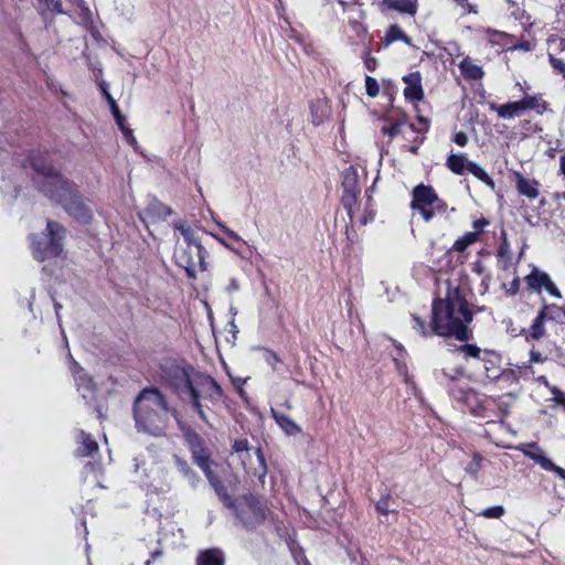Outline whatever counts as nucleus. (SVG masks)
Returning a JSON list of instances; mask_svg holds the SVG:
<instances>
[{
    "label": "nucleus",
    "mask_w": 565,
    "mask_h": 565,
    "mask_svg": "<svg viewBox=\"0 0 565 565\" xmlns=\"http://www.w3.org/2000/svg\"><path fill=\"white\" fill-rule=\"evenodd\" d=\"M7 166L9 172L31 174L33 185L50 201L60 204L76 222L89 224L93 210L82 196L77 185L66 179L52 166L47 151L34 150L26 161H15L11 151H0V166Z\"/></svg>",
    "instance_id": "f257e3e1"
},
{
    "label": "nucleus",
    "mask_w": 565,
    "mask_h": 565,
    "mask_svg": "<svg viewBox=\"0 0 565 565\" xmlns=\"http://www.w3.org/2000/svg\"><path fill=\"white\" fill-rule=\"evenodd\" d=\"M433 332L440 337H454L467 341L471 337L468 324L473 315L467 300L458 288L449 289L445 299L435 300L431 305Z\"/></svg>",
    "instance_id": "f03ea898"
},
{
    "label": "nucleus",
    "mask_w": 565,
    "mask_h": 565,
    "mask_svg": "<svg viewBox=\"0 0 565 565\" xmlns=\"http://www.w3.org/2000/svg\"><path fill=\"white\" fill-rule=\"evenodd\" d=\"M170 408L162 393L156 387H146L136 397L134 403L135 426L139 433L154 437L163 436L168 423ZM174 418H178L175 409L171 411ZM183 429L181 420L177 419Z\"/></svg>",
    "instance_id": "7ed1b4c3"
},
{
    "label": "nucleus",
    "mask_w": 565,
    "mask_h": 565,
    "mask_svg": "<svg viewBox=\"0 0 565 565\" xmlns=\"http://www.w3.org/2000/svg\"><path fill=\"white\" fill-rule=\"evenodd\" d=\"M455 399L465 404L470 413L488 423L503 422L509 412V404L503 397L480 396L473 388L455 390Z\"/></svg>",
    "instance_id": "20e7f679"
},
{
    "label": "nucleus",
    "mask_w": 565,
    "mask_h": 565,
    "mask_svg": "<svg viewBox=\"0 0 565 565\" xmlns=\"http://www.w3.org/2000/svg\"><path fill=\"white\" fill-rule=\"evenodd\" d=\"M64 236V226L49 220L43 232L30 236L33 257L39 262L57 257L63 252Z\"/></svg>",
    "instance_id": "39448f33"
},
{
    "label": "nucleus",
    "mask_w": 565,
    "mask_h": 565,
    "mask_svg": "<svg viewBox=\"0 0 565 565\" xmlns=\"http://www.w3.org/2000/svg\"><path fill=\"white\" fill-rule=\"evenodd\" d=\"M192 384L194 395L193 393H190L186 402L190 403L191 407L199 415V417L207 424L209 420L202 405V398H205L212 404H215L224 397V391L215 379L203 372L193 373Z\"/></svg>",
    "instance_id": "423d86ee"
},
{
    "label": "nucleus",
    "mask_w": 565,
    "mask_h": 565,
    "mask_svg": "<svg viewBox=\"0 0 565 565\" xmlns=\"http://www.w3.org/2000/svg\"><path fill=\"white\" fill-rule=\"evenodd\" d=\"M411 207L417 211L426 222L447 211L446 202L438 196L435 189L424 183L413 189Z\"/></svg>",
    "instance_id": "0eeeda50"
},
{
    "label": "nucleus",
    "mask_w": 565,
    "mask_h": 565,
    "mask_svg": "<svg viewBox=\"0 0 565 565\" xmlns=\"http://www.w3.org/2000/svg\"><path fill=\"white\" fill-rule=\"evenodd\" d=\"M242 525L248 530L262 524L266 518L265 509L260 501L253 494H245L237 499L231 509Z\"/></svg>",
    "instance_id": "6e6552de"
},
{
    "label": "nucleus",
    "mask_w": 565,
    "mask_h": 565,
    "mask_svg": "<svg viewBox=\"0 0 565 565\" xmlns=\"http://www.w3.org/2000/svg\"><path fill=\"white\" fill-rule=\"evenodd\" d=\"M205 249L201 244H188L179 248L175 254L177 264L183 268L190 278H194L198 269H205Z\"/></svg>",
    "instance_id": "1a4fd4ad"
},
{
    "label": "nucleus",
    "mask_w": 565,
    "mask_h": 565,
    "mask_svg": "<svg viewBox=\"0 0 565 565\" xmlns=\"http://www.w3.org/2000/svg\"><path fill=\"white\" fill-rule=\"evenodd\" d=\"M162 372L166 380L179 394V396L186 401L190 393L194 394L193 390V369L190 371L175 364L162 366Z\"/></svg>",
    "instance_id": "9d476101"
},
{
    "label": "nucleus",
    "mask_w": 565,
    "mask_h": 565,
    "mask_svg": "<svg viewBox=\"0 0 565 565\" xmlns=\"http://www.w3.org/2000/svg\"><path fill=\"white\" fill-rule=\"evenodd\" d=\"M341 203L351 221L355 217L354 206L360 194L359 175L353 167L343 172Z\"/></svg>",
    "instance_id": "9b49d317"
},
{
    "label": "nucleus",
    "mask_w": 565,
    "mask_h": 565,
    "mask_svg": "<svg viewBox=\"0 0 565 565\" xmlns=\"http://www.w3.org/2000/svg\"><path fill=\"white\" fill-rule=\"evenodd\" d=\"M523 455L533 460L543 470L555 473L559 479L565 481V469L555 465L546 457L544 450L536 443L524 444L520 447Z\"/></svg>",
    "instance_id": "f8f14e48"
},
{
    "label": "nucleus",
    "mask_w": 565,
    "mask_h": 565,
    "mask_svg": "<svg viewBox=\"0 0 565 565\" xmlns=\"http://www.w3.org/2000/svg\"><path fill=\"white\" fill-rule=\"evenodd\" d=\"M524 281L529 290L542 292V290L545 289L552 297L556 299L562 298L561 291L553 282L550 275L537 267L532 268V270L524 277Z\"/></svg>",
    "instance_id": "ddd939ff"
},
{
    "label": "nucleus",
    "mask_w": 565,
    "mask_h": 565,
    "mask_svg": "<svg viewBox=\"0 0 565 565\" xmlns=\"http://www.w3.org/2000/svg\"><path fill=\"white\" fill-rule=\"evenodd\" d=\"M463 376L462 367L441 369L435 371V379L444 386H446L449 395L455 399L454 388L465 390L470 388L467 385H460L459 380Z\"/></svg>",
    "instance_id": "4468645a"
},
{
    "label": "nucleus",
    "mask_w": 565,
    "mask_h": 565,
    "mask_svg": "<svg viewBox=\"0 0 565 565\" xmlns=\"http://www.w3.org/2000/svg\"><path fill=\"white\" fill-rule=\"evenodd\" d=\"M403 82L406 84L404 88V96L407 100L419 102L424 97L422 87V76L419 72H413L403 77Z\"/></svg>",
    "instance_id": "2eb2a0df"
},
{
    "label": "nucleus",
    "mask_w": 565,
    "mask_h": 565,
    "mask_svg": "<svg viewBox=\"0 0 565 565\" xmlns=\"http://www.w3.org/2000/svg\"><path fill=\"white\" fill-rule=\"evenodd\" d=\"M480 362L483 366L484 375L490 381H497L504 374L500 367V355L493 351H483Z\"/></svg>",
    "instance_id": "dca6fc26"
},
{
    "label": "nucleus",
    "mask_w": 565,
    "mask_h": 565,
    "mask_svg": "<svg viewBox=\"0 0 565 565\" xmlns=\"http://www.w3.org/2000/svg\"><path fill=\"white\" fill-rule=\"evenodd\" d=\"M516 190L521 195L526 196L530 200H535L540 192V183L534 179H527L520 172L515 173Z\"/></svg>",
    "instance_id": "f3484780"
},
{
    "label": "nucleus",
    "mask_w": 565,
    "mask_h": 565,
    "mask_svg": "<svg viewBox=\"0 0 565 565\" xmlns=\"http://www.w3.org/2000/svg\"><path fill=\"white\" fill-rule=\"evenodd\" d=\"M270 414L276 424L287 436H297L302 431L301 427L294 419L281 414L276 408L271 407Z\"/></svg>",
    "instance_id": "a211bd4d"
},
{
    "label": "nucleus",
    "mask_w": 565,
    "mask_h": 565,
    "mask_svg": "<svg viewBox=\"0 0 565 565\" xmlns=\"http://www.w3.org/2000/svg\"><path fill=\"white\" fill-rule=\"evenodd\" d=\"M490 109L499 116L501 119H512L520 117L523 114L520 100L511 102L502 105L490 104Z\"/></svg>",
    "instance_id": "6ab92c4d"
},
{
    "label": "nucleus",
    "mask_w": 565,
    "mask_h": 565,
    "mask_svg": "<svg viewBox=\"0 0 565 565\" xmlns=\"http://www.w3.org/2000/svg\"><path fill=\"white\" fill-rule=\"evenodd\" d=\"M472 161L465 153H451L446 161L447 168L457 175H463Z\"/></svg>",
    "instance_id": "aec40b11"
},
{
    "label": "nucleus",
    "mask_w": 565,
    "mask_h": 565,
    "mask_svg": "<svg viewBox=\"0 0 565 565\" xmlns=\"http://www.w3.org/2000/svg\"><path fill=\"white\" fill-rule=\"evenodd\" d=\"M354 218L352 222L345 225V245L343 247V253L348 256L354 254L356 250H360L361 237L355 231L353 226Z\"/></svg>",
    "instance_id": "412c9836"
},
{
    "label": "nucleus",
    "mask_w": 565,
    "mask_h": 565,
    "mask_svg": "<svg viewBox=\"0 0 565 565\" xmlns=\"http://www.w3.org/2000/svg\"><path fill=\"white\" fill-rule=\"evenodd\" d=\"M70 359V369L73 372L74 380L76 382V385L78 386V390L83 388L87 391L88 393H93V383L92 380L87 377L84 370L81 367V365L72 358V355H68Z\"/></svg>",
    "instance_id": "4be33fe9"
},
{
    "label": "nucleus",
    "mask_w": 565,
    "mask_h": 565,
    "mask_svg": "<svg viewBox=\"0 0 565 565\" xmlns=\"http://www.w3.org/2000/svg\"><path fill=\"white\" fill-rule=\"evenodd\" d=\"M77 441L79 446L76 449L77 456L87 457L92 456L98 450V445L90 434L83 430L78 433Z\"/></svg>",
    "instance_id": "5701e85b"
},
{
    "label": "nucleus",
    "mask_w": 565,
    "mask_h": 565,
    "mask_svg": "<svg viewBox=\"0 0 565 565\" xmlns=\"http://www.w3.org/2000/svg\"><path fill=\"white\" fill-rule=\"evenodd\" d=\"M497 257L501 263V268L507 269L512 264L511 246L508 241L507 232L501 230V243L497 250Z\"/></svg>",
    "instance_id": "b1692460"
},
{
    "label": "nucleus",
    "mask_w": 565,
    "mask_h": 565,
    "mask_svg": "<svg viewBox=\"0 0 565 565\" xmlns=\"http://www.w3.org/2000/svg\"><path fill=\"white\" fill-rule=\"evenodd\" d=\"M196 565H224V555L218 548H209L199 553Z\"/></svg>",
    "instance_id": "393cba45"
},
{
    "label": "nucleus",
    "mask_w": 565,
    "mask_h": 565,
    "mask_svg": "<svg viewBox=\"0 0 565 565\" xmlns=\"http://www.w3.org/2000/svg\"><path fill=\"white\" fill-rule=\"evenodd\" d=\"M405 354V351L402 347H397V354L394 356V363L397 372L399 375L404 377V382L407 384V386L416 393L417 388L415 385V382L412 380L411 375L408 374L407 365L405 361L403 360Z\"/></svg>",
    "instance_id": "a878e982"
},
{
    "label": "nucleus",
    "mask_w": 565,
    "mask_h": 565,
    "mask_svg": "<svg viewBox=\"0 0 565 565\" xmlns=\"http://www.w3.org/2000/svg\"><path fill=\"white\" fill-rule=\"evenodd\" d=\"M459 68H460L461 74L467 79L477 81V79H481L483 77V75H484V72H483L482 67L477 65V64H475L472 62V60L469 58V57H465L459 63Z\"/></svg>",
    "instance_id": "bb28decb"
},
{
    "label": "nucleus",
    "mask_w": 565,
    "mask_h": 565,
    "mask_svg": "<svg viewBox=\"0 0 565 565\" xmlns=\"http://www.w3.org/2000/svg\"><path fill=\"white\" fill-rule=\"evenodd\" d=\"M522 110H535L542 115L547 109V104L542 99L540 95H525L520 99Z\"/></svg>",
    "instance_id": "cd10ccee"
},
{
    "label": "nucleus",
    "mask_w": 565,
    "mask_h": 565,
    "mask_svg": "<svg viewBox=\"0 0 565 565\" xmlns=\"http://www.w3.org/2000/svg\"><path fill=\"white\" fill-rule=\"evenodd\" d=\"M383 4L391 10L414 15L417 10L416 0H383Z\"/></svg>",
    "instance_id": "c85d7f7f"
},
{
    "label": "nucleus",
    "mask_w": 565,
    "mask_h": 565,
    "mask_svg": "<svg viewBox=\"0 0 565 565\" xmlns=\"http://www.w3.org/2000/svg\"><path fill=\"white\" fill-rule=\"evenodd\" d=\"M546 310L547 306L544 305L530 327V337L534 340L541 339L545 333L544 324L547 320Z\"/></svg>",
    "instance_id": "c756f323"
},
{
    "label": "nucleus",
    "mask_w": 565,
    "mask_h": 565,
    "mask_svg": "<svg viewBox=\"0 0 565 565\" xmlns=\"http://www.w3.org/2000/svg\"><path fill=\"white\" fill-rule=\"evenodd\" d=\"M467 173L472 174L475 178H477L479 181L484 183L490 189L493 190L495 188V182L493 181V179L477 162L472 161L469 164V169H468Z\"/></svg>",
    "instance_id": "7c9ffc66"
},
{
    "label": "nucleus",
    "mask_w": 565,
    "mask_h": 565,
    "mask_svg": "<svg viewBox=\"0 0 565 565\" xmlns=\"http://www.w3.org/2000/svg\"><path fill=\"white\" fill-rule=\"evenodd\" d=\"M146 213L148 216L156 217V218H166L171 214V210L169 206L164 205L163 203L152 200L149 202Z\"/></svg>",
    "instance_id": "2f4dec72"
},
{
    "label": "nucleus",
    "mask_w": 565,
    "mask_h": 565,
    "mask_svg": "<svg viewBox=\"0 0 565 565\" xmlns=\"http://www.w3.org/2000/svg\"><path fill=\"white\" fill-rule=\"evenodd\" d=\"M311 120L315 126L321 125L328 118L327 105L322 100H318L310 105Z\"/></svg>",
    "instance_id": "473e14b6"
},
{
    "label": "nucleus",
    "mask_w": 565,
    "mask_h": 565,
    "mask_svg": "<svg viewBox=\"0 0 565 565\" xmlns=\"http://www.w3.org/2000/svg\"><path fill=\"white\" fill-rule=\"evenodd\" d=\"M484 457L479 452H473L470 462L466 466L465 471L472 479L478 480L479 472L482 469Z\"/></svg>",
    "instance_id": "72a5a7b5"
},
{
    "label": "nucleus",
    "mask_w": 565,
    "mask_h": 565,
    "mask_svg": "<svg viewBox=\"0 0 565 565\" xmlns=\"http://www.w3.org/2000/svg\"><path fill=\"white\" fill-rule=\"evenodd\" d=\"M403 41L409 44L411 39L405 34V32L396 24L391 25L385 34V45H390L395 41Z\"/></svg>",
    "instance_id": "f704fd0d"
},
{
    "label": "nucleus",
    "mask_w": 565,
    "mask_h": 565,
    "mask_svg": "<svg viewBox=\"0 0 565 565\" xmlns=\"http://www.w3.org/2000/svg\"><path fill=\"white\" fill-rule=\"evenodd\" d=\"M255 455L257 457L258 467L254 469L252 475L257 477L259 482L262 484H264L265 483V478H266V475H267V471H268V468H267L266 459H265V456H264V452H263L262 448H256Z\"/></svg>",
    "instance_id": "c9c22d12"
},
{
    "label": "nucleus",
    "mask_w": 565,
    "mask_h": 565,
    "mask_svg": "<svg viewBox=\"0 0 565 565\" xmlns=\"http://www.w3.org/2000/svg\"><path fill=\"white\" fill-rule=\"evenodd\" d=\"M477 241V233L467 232L461 237L455 241L451 249L458 253H462Z\"/></svg>",
    "instance_id": "e433bc0d"
},
{
    "label": "nucleus",
    "mask_w": 565,
    "mask_h": 565,
    "mask_svg": "<svg viewBox=\"0 0 565 565\" xmlns=\"http://www.w3.org/2000/svg\"><path fill=\"white\" fill-rule=\"evenodd\" d=\"M20 184L9 175L8 178L2 174L0 177V191L6 194H13L17 195Z\"/></svg>",
    "instance_id": "4c0bfd02"
},
{
    "label": "nucleus",
    "mask_w": 565,
    "mask_h": 565,
    "mask_svg": "<svg viewBox=\"0 0 565 565\" xmlns=\"http://www.w3.org/2000/svg\"><path fill=\"white\" fill-rule=\"evenodd\" d=\"M374 217H375V211L373 207V201H372V198L369 196L366 200V203H365L364 212L361 216H359L358 223L361 226H365L369 223L373 222Z\"/></svg>",
    "instance_id": "58836bf2"
},
{
    "label": "nucleus",
    "mask_w": 565,
    "mask_h": 565,
    "mask_svg": "<svg viewBox=\"0 0 565 565\" xmlns=\"http://www.w3.org/2000/svg\"><path fill=\"white\" fill-rule=\"evenodd\" d=\"M412 320L413 329L416 330L422 337L426 338L435 334V332H433V322L430 323V327H427L425 321L417 315H412Z\"/></svg>",
    "instance_id": "ea45409f"
},
{
    "label": "nucleus",
    "mask_w": 565,
    "mask_h": 565,
    "mask_svg": "<svg viewBox=\"0 0 565 565\" xmlns=\"http://www.w3.org/2000/svg\"><path fill=\"white\" fill-rule=\"evenodd\" d=\"M393 500V497L390 493H383L379 501L375 503V510L381 515L387 516L391 512H395V510H391L390 503Z\"/></svg>",
    "instance_id": "a19ab883"
},
{
    "label": "nucleus",
    "mask_w": 565,
    "mask_h": 565,
    "mask_svg": "<svg viewBox=\"0 0 565 565\" xmlns=\"http://www.w3.org/2000/svg\"><path fill=\"white\" fill-rule=\"evenodd\" d=\"M458 351L463 355L466 359H477L480 361V358H482V351L480 348H478L476 344L466 343L458 348Z\"/></svg>",
    "instance_id": "79ce46f5"
},
{
    "label": "nucleus",
    "mask_w": 565,
    "mask_h": 565,
    "mask_svg": "<svg viewBox=\"0 0 565 565\" xmlns=\"http://www.w3.org/2000/svg\"><path fill=\"white\" fill-rule=\"evenodd\" d=\"M216 495L218 497V499L222 501V503L228 508V509H232L234 508L235 503L237 502V499H234L228 492H227V489L226 487L223 484H221L220 487H217L216 489H214Z\"/></svg>",
    "instance_id": "37998d69"
},
{
    "label": "nucleus",
    "mask_w": 565,
    "mask_h": 565,
    "mask_svg": "<svg viewBox=\"0 0 565 565\" xmlns=\"http://www.w3.org/2000/svg\"><path fill=\"white\" fill-rule=\"evenodd\" d=\"M184 437L191 451L204 447L202 438L195 431L186 429L184 430Z\"/></svg>",
    "instance_id": "c03bdc74"
},
{
    "label": "nucleus",
    "mask_w": 565,
    "mask_h": 565,
    "mask_svg": "<svg viewBox=\"0 0 565 565\" xmlns=\"http://www.w3.org/2000/svg\"><path fill=\"white\" fill-rule=\"evenodd\" d=\"M194 463L199 467L211 461L210 454L205 447L191 451Z\"/></svg>",
    "instance_id": "a18cd8bd"
},
{
    "label": "nucleus",
    "mask_w": 565,
    "mask_h": 565,
    "mask_svg": "<svg viewBox=\"0 0 565 565\" xmlns=\"http://www.w3.org/2000/svg\"><path fill=\"white\" fill-rule=\"evenodd\" d=\"M488 41L493 45H504V40L507 39V33L495 31V30H487L486 31Z\"/></svg>",
    "instance_id": "49530a36"
},
{
    "label": "nucleus",
    "mask_w": 565,
    "mask_h": 565,
    "mask_svg": "<svg viewBox=\"0 0 565 565\" xmlns=\"http://www.w3.org/2000/svg\"><path fill=\"white\" fill-rule=\"evenodd\" d=\"M41 4L45 6L47 10L55 14H66L60 0H38Z\"/></svg>",
    "instance_id": "de8ad7c7"
},
{
    "label": "nucleus",
    "mask_w": 565,
    "mask_h": 565,
    "mask_svg": "<svg viewBox=\"0 0 565 565\" xmlns=\"http://www.w3.org/2000/svg\"><path fill=\"white\" fill-rule=\"evenodd\" d=\"M504 514V508L502 505L489 507L480 512V515L487 519H499Z\"/></svg>",
    "instance_id": "09e8293b"
},
{
    "label": "nucleus",
    "mask_w": 565,
    "mask_h": 565,
    "mask_svg": "<svg viewBox=\"0 0 565 565\" xmlns=\"http://www.w3.org/2000/svg\"><path fill=\"white\" fill-rule=\"evenodd\" d=\"M365 90L367 96L375 97L380 93V86L377 81L372 76L365 77Z\"/></svg>",
    "instance_id": "8fccbe9b"
},
{
    "label": "nucleus",
    "mask_w": 565,
    "mask_h": 565,
    "mask_svg": "<svg viewBox=\"0 0 565 565\" xmlns=\"http://www.w3.org/2000/svg\"><path fill=\"white\" fill-rule=\"evenodd\" d=\"M350 28L355 33V35L363 40L364 35L366 33V28L363 25V23L358 19H352L349 21Z\"/></svg>",
    "instance_id": "3c124183"
},
{
    "label": "nucleus",
    "mask_w": 565,
    "mask_h": 565,
    "mask_svg": "<svg viewBox=\"0 0 565 565\" xmlns=\"http://www.w3.org/2000/svg\"><path fill=\"white\" fill-rule=\"evenodd\" d=\"M550 392L552 394L551 401H553L557 405L565 407V393L557 388L556 386H551Z\"/></svg>",
    "instance_id": "603ef678"
},
{
    "label": "nucleus",
    "mask_w": 565,
    "mask_h": 565,
    "mask_svg": "<svg viewBox=\"0 0 565 565\" xmlns=\"http://www.w3.org/2000/svg\"><path fill=\"white\" fill-rule=\"evenodd\" d=\"M264 352H265L264 359H265L266 363L269 364L273 367V370H276L277 364L281 362L279 356L274 351H271L269 349H264Z\"/></svg>",
    "instance_id": "864d4df0"
},
{
    "label": "nucleus",
    "mask_w": 565,
    "mask_h": 565,
    "mask_svg": "<svg viewBox=\"0 0 565 565\" xmlns=\"http://www.w3.org/2000/svg\"><path fill=\"white\" fill-rule=\"evenodd\" d=\"M174 462H175V466L179 470V472L185 477L188 473H190V471L192 470L191 467L189 466V463L186 462V460L182 459L181 457L179 456H174Z\"/></svg>",
    "instance_id": "5fc2aeb1"
},
{
    "label": "nucleus",
    "mask_w": 565,
    "mask_h": 565,
    "mask_svg": "<svg viewBox=\"0 0 565 565\" xmlns=\"http://www.w3.org/2000/svg\"><path fill=\"white\" fill-rule=\"evenodd\" d=\"M179 231L181 232L186 245L188 244H201L199 241L194 238L193 231L190 227L179 226Z\"/></svg>",
    "instance_id": "6e6d98bb"
},
{
    "label": "nucleus",
    "mask_w": 565,
    "mask_h": 565,
    "mask_svg": "<svg viewBox=\"0 0 565 565\" xmlns=\"http://www.w3.org/2000/svg\"><path fill=\"white\" fill-rule=\"evenodd\" d=\"M401 126H402L401 122H395V124L390 125V126H383L382 127V132L384 135H387L390 138H394V137H396L399 134Z\"/></svg>",
    "instance_id": "4d7b16f0"
},
{
    "label": "nucleus",
    "mask_w": 565,
    "mask_h": 565,
    "mask_svg": "<svg viewBox=\"0 0 565 565\" xmlns=\"http://www.w3.org/2000/svg\"><path fill=\"white\" fill-rule=\"evenodd\" d=\"M233 450L235 452H243V451H248L249 450V444H248V440L243 438V439H236L234 443H233V446H232Z\"/></svg>",
    "instance_id": "13d9d810"
},
{
    "label": "nucleus",
    "mask_w": 565,
    "mask_h": 565,
    "mask_svg": "<svg viewBox=\"0 0 565 565\" xmlns=\"http://www.w3.org/2000/svg\"><path fill=\"white\" fill-rule=\"evenodd\" d=\"M550 63L554 70L565 75V62L562 58L550 55Z\"/></svg>",
    "instance_id": "bf43d9fd"
},
{
    "label": "nucleus",
    "mask_w": 565,
    "mask_h": 565,
    "mask_svg": "<svg viewBox=\"0 0 565 565\" xmlns=\"http://www.w3.org/2000/svg\"><path fill=\"white\" fill-rule=\"evenodd\" d=\"M489 224V221L484 217H480L472 223L473 232L477 233V237L479 236V233L483 231V228Z\"/></svg>",
    "instance_id": "052dcab7"
},
{
    "label": "nucleus",
    "mask_w": 565,
    "mask_h": 565,
    "mask_svg": "<svg viewBox=\"0 0 565 565\" xmlns=\"http://www.w3.org/2000/svg\"><path fill=\"white\" fill-rule=\"evenodd\" d=\"M454 142L459 147H465L468 142V136L463 131H458L454 136Z\"/></svg>",
    "instance_id": "680f3d73"
},
{
    "label": "nucleus",
    "mask_w": 565,
    "mask_h": 565,
    "mask_svg": "<svg viewBox=\"0 0 565 565\" xmlns=\"http://www.w3.org/2000/svg\"><path fill=\"white\" fill-rule=\"evenodd\" d=\"M364 65L370 72H374L377 65L376 58L367 55L364 60Z\"/></svg>",
    "instance_id": "e2e57ef3"
},
{
    "label": "nucleus",
    "mask_w": 565,
    "mask_h": 565,
    "mask_svg": "<svg viewBox=\"0 0 565 565\" xmlns=\"http://www.w3.org/2000/svg\"><path fill=\"white\" fill-rule=\"evenodd\" d=\"M458 6H460L461 8L466 9L468 12H473V13H477V9L475 6H472L469 0H455Z\"/></svg>",
    "instance_id": "0e129e2a"
},
{
    "label": "nucleus",
    "mask_w": 565,
    "mask_h": 565,
    "mask_svg": "<svg viewBox=\"0 0 565 565\" xmlns=\"http://www.w3.org/2000/svg\"><path fill=\"white\" fill-rule=\"evenodd\" d=\"M184 478H186V480L193 488L196 487L198 482L200 481V478L193 470H191L190 473H188Z\"/></svg>",
    "instance_id": "69168bd1"
},
{
    "label": "nucleus",
    "mask_w": 565,
    "mask_h": 565,
    "mask_svg": "<svg viewBox=\"0 0 565 565\" xmlns=\"http://www.w3.org/2000/svg\"><path fill=\"white\" fill-rule=\"evenodd\" d=\"M294 556L298 565H310L302 551H300L298 554L294 552Z\"/></svg>",
    "instance_id": "338daca9"
},
{
    "label": "nucleus",
    "mask_w": 565,
    "mask_h": 565,
    "mask_svg": "<svg viewBox=\"0 0 565 565\" xmlns=\"http://www.w3.org/2000/svg\"><path fill=\"white\" fill-rule=\"evenodd\" d=\"M122 134H124V136H125V138H126L128 143H130L131 146L137 143V140L134 137L132 131L130 129H128V128L124 129Z\"/></svg>",
    "instance_id": "774afa93"
}]
</instances>
